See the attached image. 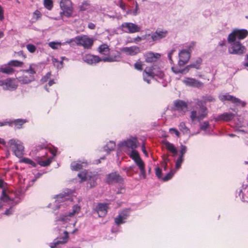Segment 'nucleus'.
Returning <instances> with one entry per match:
<instances>
[{"instance_id": "nucleus-60", "label": "nucleus", "mask_w": 248, "mask_h": 248, "mask_svg": "<svg viewBox=\"0 0 248 248\" xmlns=\"http://www.w3.org/2000/svg\"><path fill=\"white\" fill-rule=\"evenodd\" d=\"M33 15L36 16V19H38V18H40L41 16V14L40 11L38 10H36L33 13Z\"/></svg>"}, {"instance_id": "nucleus-54", "label": "nucleus", "mask_w": 248, "mask_h": 248, "mask_svg": "<svg viewBox=\"0 0 248 248\" xmlns=\"http://www.w3.org/2000/svg\"><path fill=\"white\" fill-rule=\"evenodd\" d=\"M196 105L200 107V108H201L202 107H206L205 104H204V100H200V99H196Z\"/></svg>"}, {"instance_id": "nucleus-24", "label": "nucleus", "mask_w": 248, "mask_h": 248, "mask_svg": "<svg viewBox=\"0 0 248 248\" xmlns=\"http://www.w3.org/2000/svg\"><path fill=\"white\" fill-rule=\"evenodd\" d=\"M64 236L60 237V240L55 241L53 243L50 244V247L51 248H55L57 245L60 244H65L67 242L69 238L68 232L67 231L63 232Z\"/></svg>"}, {"instance_id": "nucleus-21", "label": "nucleus", "mask_w": 248, "mask_h": 248, "mask_svg": "<svg viewBox=\"0 0 248 248\" xmlns=\"http://www.w3.org/2000/svg\"><path fill=\"white\" fill-rule=\"evenodd\" d=\"M138 142V140L136 138H132L123 142L122 145L128 148H130L132 150L137 148Z\"/></svg>"}, {"instance_id": "nucleus-11", "label": "nucleus", "mask_w": 248, "mask_h": 248, "mask_svg": "<svg viewBox=\"0 0 248 248\" xmlns=\"http://www.w3.org/2000/svg\"><path fill=\"white\" fill-rule=\"evenodd\" d=\"M0 86L5 90H15L17 88V84L15 79L8 78L4 80H0Z\"/></svg>"}, {"instance_id": "nucleus-32", "label": "nucleus", "mask_w": 248, "mask_h": 248, "mask_svg": "<svg viewBox=\"0 0 248 248\" xmlns=\"http://www.w3.org/2000/svg\"><path fill=\"white\" fill-rule=\"evenodd\" d=\"M0 72L7 75H11L14 73L15 70L11 66H9L7 64L4 67H1L0 68Z\"/></svg>"}, {"instance_id": "nucleus-48", "label": "nucleus", "mask_w": 248, "mask_h": 248, "mask_svg": "<svg viewBox=\"0 0 248 248\" xmlns=\"http://www.w3.org/2000/svg\"><path fill=\"white\" fill-rule=\"evenodd\" d=\"M26 48L30 52L32 53H34L36 50V46L34 45L31 44H28L26 46Z\"/></svg>"}, {"instance_id": "nucleus-52", "label": "nucleus", "mask_w": 248, "mask_h": 248, "mask_svg": "<svg viewBox=\"0 0 248 248\" xmlns=\"http://www.w3.org/2000/svg\"><path fill=\"white\" fill-rule=\"evenodd\" d=\"M209 126V124L208 121H205L201 124L200 125V128L202 130H206Z\"/></svg>"}, {"instance_id": "nucleus-30", "label": "nucleus", "mask_w": 248, "mask_h": 248, "mask_svg": "<svg viewBox=\"0 0 248 248\" xmlns=\"http://www.w3.org/2000/svg\"><path fill=\"white\" fill-rule=\"evenodd\" d=\"M27 122L24 119H16L12 121L10 124H14L15 127L17 129H20L22 127V125Z\"/></svg>"}, {"instance_id": "nucleus-61", "label": "nucleus", "mask_w": 248, "mask_h": 248, "mask_svg": "<svg viewBox=\"0 0 248 248\" xmlns=\"http://www.w3.org/2000/svg\"><path fill=\"white\" fill-rule=\"evenodd\" d=\"M174 50H171L170 52L168 54V58H169V59L170 62L171 63H172L173 62V61H172V55L173 53V52H174Z\"/></svg>"}, {"instance_id": "nucleus-37", "label": "nucleus", "mask_w": 248, "mask_h": 248, "mask_svg": "<svg viewBox=\"0 0 248 248\" xmlns=\"http://www.w3.org/2000/svg\"><path fill=\"white\" fill-rule=\"evenodd\" d=\"M44 5L48 10H51L53 7L52 0H44Z\"/></svg>"}, {"instance_id": "nucleus-25", "label": "nucleus", "mask_w": 248, "mask_h": 248, "mask_svg": "<svg viewBox=\"0 0 248 248\" xmlns=\"http://www.w3.org/2000/svg\"><path fill=\"white\" fill-rule=\"evenodd\" d=\"M239 196L243 201H247L248 199V181L243 184L242 188L239 191Z\"/></svg>"}, {"instance_id": "nucleus-57", "label": "nucleus", "mask_w": 248, "mask_h": 248, "mask_svg": "<svg viewBox=\"0 0 248 248\" xmlns=\"http://www.w3.org/2000/svg\"><path fill=\"white\" fill-rule=\"evenodd\" d=\"M171 70L173 71V72H174L175 74H178V73L184 74L185 73V72H186L185 68L183 69L177 70V69H176L174 67H171Z\"/></svg>"}, {"instance_id": "nucleus-50", "label": "nucleus", "mask_w": 248, "mask_h": 248, "mask_svg": "<svg viewBox=\"0 0 248 248\" xmlns=\"http://www.w3.org/2000/svg\"><path fill=\"white\" fill-rule=\"evenodd\" d=\"M0 200H2L4 202H7L9 200V197L4 190H2V195Z\"/></svg>"}, {"instance_id": "nucleus-34", "label": "nucleus", "mask_w": 248, "mask_h": 248, "mask_svg": "<svg viewBox=\"0 0 248 248\" xmlns=\"http://www.w3.org/2000/svg\"><path fill=\"white\" fill-rule=\"evenodd\" d=\"M178 127L179 130L183 132V134H187L189 132V128L186 126L184 122H181L178 125Z\"/></svg>"}, {"instance_id": "nucleus-3", "label": "nucleus", "mask_w": 248, "mask_h": 248, "mask_svg": "<svg viewBox=\"0 0 248 248\" xmlns=\"http://www.w3.org/2000/svg\"><path fill=\"white\" fill-rule=\"evenodd\" d=\"M248 36V31L246 29H234L228 35L227 41L228 43L239 41L245 39Z\"/></svg>"}, {"instance_id": "nucleus-14", "label": "nucleus", "mask_w": 248, "mask_h": 248, "mask_svg": "<svg viewBox=\"0 0 248 248\" xmlns=\"http://www.w3.org/2000/svg\"><path fill=\"white\" fill-rule=\"evenodd\" d=\"M219 98L221 101H229L236 105H241L242 107H244L246 106L245 102L228 93L220 95Z\"/></svg>"}, {"instance_id": "nucleus-9", "label": "nucleus", "mask_w": 248, "mask_h": 248, "mask_svg": "<svg viewBox=\"0 0 248 248\" xmlns=\"http://www.w3.org/2000/svg\"><path fill=\"white\" fill-rule=\"evenodd\" d=\"M106 182L109 185L115 183L124 184V179L117 172H113L106 175Z\"/></svg>"}, {"instance_id": "nucleus-8", "label": "nucleus", "mask_w": 248, "mask_h": 248, "mask_svg": "<svg viewBox=\"0 0 248 248\" xmlns=\"http://www.w3.org/2000/svg\"><path fill=\"white\" fill-rule=\"evenodd\" d=\"M60 5L61 9L62 10L61 15L63 14L66 17H70L73 12V7L71 1L70 0H61Z\"/></svg>"}, {"instance_id": "nucleus-36", "label": "nucleus", "mask_w": 248, "mask_h": 248, "mask_svg": "<svg viewBox=\"0 0 248 248\" xmlns=\"http://www.w3.org/2000/svg\"><path fill=\"white\" fill-rule=\"evenodd\" d=\"M70 167L72 170L78 171L82 169V165L80 163L73 162L71 163Z\"/></svg>"}, {"instance_id": "nucleus-12", "label": "nucleus", "mask_w": 248, "mask_h": 248, "mask_svg": "<svg viewBox=\"0 0 248 248\" xmlns=\"http://www.w3.org/2000/svg\"><path fill=\"white\" fill-rule=\"evenodd\" d=\"M122 30L126 33H133L140 31V27L131 22H124L121 25Z\"/></svg>"}, {"instance_id": "nucleus-26", "label": "nucleus", "mask_w": 248, "mask_h": 248, "mask_svg": "<svg viewBox=\"0 0 248 248\" xmlns=\"http://www.w3.org/2000/svg\"><path fill=\"white\" fill-rule=\"evenodd\" d=\"M122 51L127 55L134 56L140 53V49L138 46H132L124 47L123 48Z\"/></svg>"}, {"instance_id": "nucleus-35", "label": "nucleus", "mask_w": 248, "mask_h": 248, "mask_svg": "<svg viewBox=\"0 0 248 248\" xmlns=\"http://www.w3.org/2000/svg\"><path fill=\"white\" fill-rule=\"evenodd\" d=\"M130 212V209H125L119 212V215L125 220L129 216Z\"/></svg>"}, {"instance_id": "nucleus-13", "label": "nucleus", "mask_w": 248, "mask_h": 248, "mask_svg": "<svg viewBox=\"0 0 248 248\" xmlns=\"http://www.w3.org/2000/svg\"><path fill=\"white\" fill-rule=\"evenodd\" d=\"M168 34V31L165 30H157L155 32L150 34H146L144 38H147L148 37L151 36L152 41L156 42L159 41L165 38Z\"/></svg>"}, {"instance_id": "nucleus-40", "label": "nucleus", "mask_w": 248, "mask_h": 248, "mask_svg": "<svg viewBox=\"0 0 248 248\" xmlns=\"http://www.w3.org/2000/svg\"><path fill=\"white\" fill-rule=\"evenodd\" d=\"M140 170V175L143 177V179L146 178V172L145 170V164L144 163L138 166Z\"/></svg>"}, {"instance_id": "nucleus-56", "label": "nucleus", "mask_w": 248, "mask_h": 248, "mask_svg": "<svg viewBox=\"0 0 248 248\" xmlns=\"http://www.w3.org/2000/svg\"><path fill=\"white\" fill-rule=\"evenodd\" d=\"M169 132L170 133H174L177 137H180V133L177 129L174 128H170L169 129Z\"/></svg>"}, {"instance_id": "nucleus-10", "label": "nucleus", "mask_w": 248, "mask_h": 248, "mask_svg": "<svg viewBox=\"0 0 248 248\" xmlns=\"http://www.w3.org/2000/svg\"><path fill=\"white\" fill-rule=\"evenodd\" d=\"M80 208L79 206H78L77 205L74 206L72 212L70 213L68 215L61 216L59 220L62 221L63 222V224L69 223L70 225H72L73 227H74L76 225L77 221H72L70 218L72 217L75 215V214L78 213L79 211H80Z\"/></svg>"}, {"instance_id": "nucleus-42", "label": "nucleus", "mask_w": 248, "mask_h": 248, "mask_svg": "<svg viewBox=\"0 0 248 248\" xmlns=\"http://www.w3.org/2000/svg\"><path fill=\"white\" fill-rule=\"evenodd\" d=\"M21 162L26 164L31 165L32 167H36V164L32 160L28 158H23L21 160Z\"/></svg>"}, {"instance_id": "nucleus-51", "label": "nucleus", "mask_w": 248, "mask_h": 248, "mask_svg": "<svg viewBox=\"0 0 248 248\" xmlns=\"http://www.w3.org/2000/svg\"><path fill=\"white\" fill-rule=\"evenodd\" d=\"M143 64L141 62L139 61L134 64V68L139 71L142 70Z\"/></svg>"}, {"instance_id": "nucleus-15", "label": "nucleus", "mask_w": 248, "mask_h": 248, "mask_svg": "<svg viewBox=\"0 0 248 248\" xmlns=\"http://www.w3.org/2000/svg\"><path fill=\"white\" fill-rule=\"evenodd\" d=\"M179 60L178 65L179 66H184L188 62L190 57V53L189 50L183 49L179 53Z\"/></svg>"}, {"instance_id": "nucleus-2", "label": "nucleus", "mask_w": 248, "mask_h": 248, "mask_svg": "<svg viewBox=\"0 0 248 248\" xmlns=\"http://www.w3.org/2000/svg\"><path fill=\"white\" fill-rule=\"evenodd\" d=\"M37 65L34 63H31L28 69L21 70L23 73H27L28 75H23L17 78L18 81L21 84H29L35 80L34 75L36 74Z\"/></svg>"}, {"instance_id": "nucleus-59", "label": "nucleus", "mask_w": 248, "mask_h": 248, "mask_svg": "<svg viewBox=\"0 0 248 248\" xmlns=\"http://www.w3.org/2000/svg\"><path fill=\"white\" fill-rule=\"evenodd\" d=\"M13 207H11L9 209H7L4 213V215L7 216H9L10 215H12L13 213Z\"/></svg>"}, {"instance_id": "nucleus-64", "label": "nucleus", "mask_w": 248, "mask_h": 248, "mask_svg": "<svg viewBox=\"0 0 248 248\" xmlns=\"http://www.w3.org/2000/svg\"><path fill=\"white\" fill-rule=\"evenodd\" d=\"M141 150L145 155L148 156V153L146 150L145 146L144 144L142 145Z\"/></svg>"}, {"instance_id": "nucleus-19", "label": "nucleus", "mask_w": 248, "mask_h": 248, "mask_svg": "<svg viewBox=\"0 0 248 248\" xmlns=\"http://www.w3.org/2000/svg\"><path fill=\"white\" fill-rule=\"evenodd\" d=\"M235 117V114L232 113L225 112L218 115L214 119L216 121H223L225 122H230Z\"/></svg>"}, {"instance_id": "nucleus-16", "label": "nucleus", "mask_w": 248, "mask_h": 248, "mask_svg": "<svg viewBox=\"0 0 248 248\" xmlns=\"http://www.w3.org/2000/svg\"><path fill=\"white\" fill-rule=\"evenodd\" d=\"M155 67H147L143 72V80L148 84L150 83L151 79L154 78Z\"/></svg>"}, {"instance_id": "nucleus-41", "label": "nucleus", "mask_w": 248, "mask_h": 248, "mask_svg": "<svg viewBox=\"0 0 248 248\" xmlns=\"http://www.w3.org/2000/svg\"><path fill=\"white\" fill-rule=\"evenodd\" d=\"M62 45L61 43L60 42H51L48 43V46L51 48L53 49H57L60 47Z\"/></svg>"}, {"instance_id": "nucleus-63", "label": "nucleus", "mask_w": 248, "mask_h": 248, "mask_svg": "<svg viewBox=\"0 0 248 248\" xmlns=\"http://www.w3.org/2000/svg\"><path fill=\"white\" fill-rule=\"evenodd\" d=\"M3 19V10L2 7L0 5V20L2 21Z\"/></svg>"}, {"instance_id": "nucleus-5", "label": "nucleus", "mask_w": 248, "mask_h": 248, "mask_svg": "<svg viewBox=\"0 0 248 248\" xmlns=\"http://www.w3.org/2000/svg\"><path fill=\"white\" fill-rule=\"evenodd\" d=\"M8 143L10 149L16 157L20 158L24 155V147L20 141L12 139L8 141Z\"/></svg>"}, {"instance_id": "nucleus-18", "label": "nucleus", "mask_w": 248, "mask_h": 248, "mask_svg": "<svg viewBox=\"0 0 248 248\" xmlns=\"http://www.w3.org/2000/svg\"><path fill=\"white\" fill-rule=\"evenodd\" d=\"M83 61L89 64L98 63L101 61V59L98 56L86 54L83 57Z\"/></svg>"}, {"instance_id": "nucleus-47", "label": "nucleus", "mask_w": 248, "mask_h": 248, "mask_svg": "<svg viewBox=\"0 0 248 248\" xmlns=\"http://www.w3.org/2000/svg\"><path fill=\"white\" fill-rule=\"evenodd\" d=\"M184 161V157L179 156L175 163L176 168L178 169L180 168L182 162Z\"/></svg>"}, {"instance_id": "nucleus-1", "label": "nucleus", "mask_w": 248, "mask_h": 248, "mask_svg": "<svg viewBox=\"0 0 248 248\" xmlns=\"http://www.w3.org/2000/svg\"><path fill=\"white\" fill-rule=\"evenodd\" d=\"M98 52L103 55L106 56L101 59V61L104 62H112L119 61L121 59L120 53L117 52L115 56L109 55L110 48L107 44H103L99 46L97 48Z\"/></svg>"}, {"instance_id": "nucleus-39", "label": "nucleus", "mask_w": 248, "mask_h": 248, "mask_svg": "<svg viewBox=\"0 0 248 248\" xmlns=\"http://www.w3.org/2000/svg\"><path fill=\"white\" fill-rule=\"evenodd\" d=\"M87 172L86 170L80 172L78 176L80 179V182L85 181L87 180Z\"/></svg>"}, {"instance_id": "nucleus-46", "label": "nucleus", "mask_w": 248, "mask_h": 248, "mask_svg": "<svg viewBox=\"0 0 248 248\" xmlns=\"http://www.w3.org/2000/svg\"><path fill=\"white\" fill-rule=\"evenodd\" d=\"M51 76V72L47 73L41 79V82L43 83L47 82Z\"/></svg>"}, {"instance_id": "nucleus-7", "label": "nucleus", "mask_w": 248, "mask_h": 248, "mask_svg": "<svg viewBox=\"0 0 248 248\" xmlns=\"http://www.w3.org/2000/svg\"><path fill=\"white\" fill-rule=\"evenodd\" d=\"M208 116V109L206 107H202L200 108L197 112L196 110H193L191 112L190 118L192 121L197 120L200 122L203 119L206 118Z\"/></svg>"}, {"instance_id": "nucleus-17", "label": "nucleus", "mask_w": 248, "mask_h": 248, "mask_svg": "<svg viewBox=\"0 0 248 248\" xmlns=\"http://www.w3.org/2000/svg\"><path fill=\"white\" fill-rule=\"evenodd\" d=\"M175 110L185 113L188 110L187 104L184 101L177 100L174 102Z\"/></svg>"}, {"instance_id": "nucleus-23", "label": "nucleus", "mask_w": 248, "mask_h": 248, "mask_svg": "<svg viewBox=\"0 0 248 248\" xmlns=\"http://www.w3.org/2000/svg\"><path fill=\"white\" fill-rule=\"evenodd\" d=\"M183 82L186 85L192 87H200L202 86L203 85L202 82L196 80L195 78H186L183 80Z\"/></svg>"}, {"instance_id": "nucleus-22", "label": "nucleus", "mask_w": 248, "mask_h": 248, "mask_svg": "<svg viewBox=\"0 0 248 248\" xmlns=\"http://www.w3.org/2000/svg\"><path fill=\"white\" fill-rule=\"evenodd\" d=\"M144 57L145 62L151 63L156 62L160 58V55L159 53L148 52L144 55Z\"/></svg>"}, {"instance_id": "nucleus-4", "label": "nucleus", "mask_w": 248, "mask_h": 248, "mask_svg": "<svg viewBox=\"0 0 248 248\" xmlns=\"http://www.w3.org/2000/svg\"><path fill=\"white\" fill-rule=\"evenodd\" d=\"M228 43L230 45V47L228 49V52L230 54L242 55L246 53V47L239 41H234Z\"/></svg>"}, {"instance_id": "nucleus-43", "label": "nucleus", "mask_w": 248, "mask_h": 248, "mask_svg": "<svg viewBox=\"0 0 248 248\" xmlns=\"http://www.w3.org/2000/svg\"><path fill=\"white\" fill-rule=\"evenodd\" d=\"M90 5V3L88 1L85 0L84 1L81 5L79 6L80 11H85L87 10Z\"/></svg>"}, {"instance_id": "nucleus-33", "label": "nucleus", "mask_w": 248, "mask_h": 248, "mask_svg": "<svg viewBox=\"0 0 248 248\" xmlns=\"http://www.w3.org/2000/svg\"><path fill=\"white\" fill-rule=\"evenodd\" d=\"M23 62L18 61V60H11L8 63L9 66L13 67H22L23 65Z\"/></svg>"}, {"instance_id": "nucleus-27", "label": "nucleus", "mask_w": 248, "mask_h": 248, "mask_svg": "<svg viewBox=\"0 0 248 248\" xmlns=\"http://www.w3.org/2000/svg\"><path fill=\"white\" fill-rule=\"evenodd\" d=\"M130 157L134 160L137 166L144 163L143 161L141 160V158L139 154L138 151L134 150H132L131 153L130 155Z\"/></svg>"}, {"instance_id": "nucleus-58", "label": "nucleus", "mask_w": 248, "mask_h": 248, "mask_svg": "<svg viewBox=\"0 0 248 248\" xmlns=\"http://www.w3.org/2000/svg\"><path fill=\"white\" fill-rule=\"evenodd\" d=\"M155 174H156V176L158 178H161L162 170H161V169H160L159 167H157L155 169Z\"/></svg>"}, {"instance_id": "nucleus-53", "label": "nucleus", "mask_w": 248, "mask_h": 248, "mask_svg": "<svg viewBox=\"0 0 248 248\" xmlns=\"http://www.w3.org/2000/svg\"><path fill=\"white\" fill-rule=\"evenodd\" d=\"M187 148L186 146L181 145L180 146V155L181 156L184 157V155L186 154V152Z\"/></svg>"}, {"instance_id": "nucleus-62", "label": "nucleus", "mask_w": 248, "mask_h": 248, "mask_svg": "<svg viewBox=\"0 0 248 248\" xmlns=\"http://www.w3.org/2000/svg\"><path fill=\"white\" fill-rule=\"evenodd\" d=\"M119 6L124 11L125 10V3L123 2L122 0H119Z\"/></svg>"}, {"instance_id": "nucleus-28", "label": "nucleus", "mask_w": 248, "mask_h": 248, "mask_svg": "<svg viewBox=\"0 0 248 248\" xmlns=\"http://www.w3.org/2000/svg\"><path fill=\"white\" fill-rule=\"evenodd\" d=\"M202 63V59L201 58H198L195 62L186 66L185 67L186 72H188L190 68H196L197 69H200Z\"/></svg>"}, {"instance_id": "nucleus-38", "label": "nucleus", "mask_w": 248, "mask_h": 248, "mask_svg": "<svg viewBox=\"0 0 248 248\" xmlns=\"http://www.w3.org/2000/svg\"><path fill=\"white\" fill-rule=\"evenodd\" d=\"M52 162V159L49 158L46 160H40L38 162V163L42 167H46L49 166Z\"/></svg>"}, {"instance_id": "nucleus-44", "label": "nucleus", "mask_w": 248, "mask_h": 248, "mask_svg": "<svg viewBox=\"0 0 248 248\" xmlns=\"http://www.w3.org/2000/svg\"><path fill=\"white\" fill-rule=\"evenodd\" d=\"M114 222L117 225H120V224L125 223L124 219H123L119 215L116 217L114 218Z\"/></svg>"}, {"instance_id": "nucleus-6", "label": "nucleus", "mask_w": 248, "mask_h": 248, "mask_svg": "<svg viewBox=\"0 0 248 248\" xmlns=\"http://www.w3.org/2000/svg\"><path fill=\"white\" fill-rule=\"evenodd\" d=\"M78 46H82L84 48L90 49L93 45L94 40L85 35L77 36L75 38Z\"/></svg>"}, {"instance_id": "nucleus-55", "label": "nucleus", "mask_w": 248, "mask_h": 248, "mask_svg": "<svg viewBox=\"0 0 248 248\" xmlns=\"http://www.w3.org/2000/svg\"><path fill=\"white\" fill-rule=\"evenodd\" d=\"M173 175V173L172 172H170L167 174V175L162 178V180L163 181H167L170 179Z\"/></svg>"}, {"instance_id": "nucleus-45", "label": "nucleus", "mask_w": 248, "mask_h": 248, "mask_svg": "<svg viewBox=\"0 0 248 248\" xmlns=\"http://www.w3.org/2000/svg\"><path fill=\"white\" fill-rule=\"evenodd\" d=\"M154 78L155 77H158L159 78H162L164 76L163 73L159 69L155 67V71H154Z\"/></svg>"}, {"instance_id": "nucleus-29", "label": "nucleus", "mask_w": 248, "mask_h": 248, "mask_svg": "<svg viewBox=\"0 0 248 248\" xmlns=\"http://www.w3.org/2000/svg\"><path fill=\"white\" fill-rule=\"evenodd\" d=\"M164 143L166 149L170 152L172 153L174 155H175L177 154V151L173 144L169 142L167 140L164 141Z\"/></svg>"}, {"instance_id": "nucleus-20", "label": "nucleus", "mask_w": 248, "mask_h": 248, "mask_svg": "<svg viewBox=\"0 0 248 248\" xmlns=\"http://www.w3.org/2000/svg\"><path fill=\"white\" fill-rule=\"evenodd\" d=\"M108 209L107 204L99 203L97 205L95 210L99 217H104L107 213Z\"/></svg>"}, {"instance_id": "nucleus-49", "label": "nucleus", "mask_w": 248, "mask_h": 248, "mask_svg": "<svg viewBox=\"0 0 248 248\" xmlns=\"http://www.w3.org/2000/svg\"><path fill=\"white\" fill-rule=\"evenodd\" d=\"M202 98L204 100V104H206L207 102H212L215 101V99L212 96H203Z\"/></svg>"}, {"instance_id": "nucleus-31", "label": "nucleus", "mask_w": 248, "mask_h": 248, "mask_svg": "<svg viewBox=\"0 0 248 248\" xmlns=\"http://www.w3.org/2000/svg\"><path fill=\"white\" fill-rule=\"evenodd\" d=\"M115 143L113 141H109L104 147L105 151L109 153L110 151L114 150L115 148Z\"/></svg>"}]
</instances>
